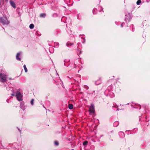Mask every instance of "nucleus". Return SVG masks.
Wrapping results in <instances>:
<instances>
[{
  "instance_id": "1",
  "label": "nucleus",
  "mask_w": 150,
  "mask_h": 150,
  "mask_svg": "<svg viewBox=\"0 0 150 150\" xmlns=\"http://www.w3.org/2000/svg\"><path fill=\"white\" fill-rule=\"evenodd\" d=\"M0 21L3 25H7L9 22L6 18L5 17H1L0 18Z\"/></svg>"
},
{
  "instance_id": "2",
  "label": "nucleus",
  "mask_w": 150,
  "mask_h": 150,
  "mask_svg": "<svg viewBox=\"0 0 150 150\" xmlns=\"http://www.w3.org/2000/svg\"><path fill=\"white\" fill-rule=\"evenodd\" d=\"M6 75L4 74H0V81L4 82L6 81Z\"/></svg>"
},
{
  "instance_id": "3",
  "label": "nucleus",
  "mask_w": 150,
  "mask_h": 150,
  "mask_svg": "<svg viewBox=\"0 0 150 150\" xmlns=\"http://www.w3.org/2000/svg\"><path fill=\"white\" fill-rule=\"evenodd\" d=\"M89 111L90 112V114H92L94 113V106L93 104H92L91 106L90 107Z\"/></svg>"
},
{
  "instance_id": "4",
  "label": "nucleus",
  "mask_w": 150,
  "mask_h": 150,
  "mask_svg": "<svg viewBox=\"0 0 150 150\" xmlns=\"http://www.w3.org/2000/svg\"><path fill=\"white\" fill-rule=\"evenodd\" d=\"M16 96L17 97L18 100L20 101L22 100V96L20 92L19 91H17L16 93Z\"/></svg>"
},
{
  "instance_id": "5",
  "label": "nucleus",
  "mask_w": 150,
  "mask_h": 150,
  "mask_svg": "<svg viewBox=\"0 0 150 150\" xmlns=\"http://www.w3.org/2000/svg\"><path fill=\"white\" fill-rule=\"evenodd\" d=\"M10 3L11 5L14 8L16 7V5L14 2L10 0Z\"/></svg>"
},
{
  "instance_id": "6",
  "label": "nucleus",
  "mask_w": 150,
  "mask_h": 150,
  "mask_svg": "<svg viewBox=\"0 0 150 150\" xmlns=\"http://www.w3.org/2000/svg\"><path fill=\"white\" fill-rule=\"evenodd\" d=\"M20 108L23 109V110H24L25 109V106H24L23 103H21L20 104Z\"/></svg>"
},
{
  "instance_id": "7",
  "label": "nucleus",
  "mask_w": 150,
  "mask_h": 150,
  "mask_svg": "<svg viewBox=\"0 0 150 150\" xmlns=\"http://www.w3.org/2000/svg\"><path fill=\"white\" fill-rule=\"evenodd\" d=\"M20 56V53H18L16 55V59L17 60L19 61H21V59L19 57V56Z\"/></svg>"
},
{
  "instance_id": "8",
  "label": "nucleus",
  "mask_w": 150,
  "mask_h": 150,
  "mask_svg": "<svg viewBox=\"0 0 150 150\" xmlns=\"http://www.w3.org/2000/svg\"><path fill=\"white\" fill-rule=\"evenodd\" d=\"M69 108L70 109H72L73 108V105L71 104H70L68 105Z\"/></svg>"
},
{
  "instance_id": "9",
  "label": "nucleus",
  "mask_w": 150,
  "mask_h": 150,
  "mask_svg": "<svg viewBox=\"0 0 150 150\" xmlns=\"http://www.w3.org/2000/svg\"><path fill=\"white\" fill-rule=\"evenodd\" d=\"M34 25L33 24H31L30 25L29 27L30 29H32L34 28Z\"/></svg>"
},
{
  "instance_id": "10",
  "label": "nucleus",
  "mask_w": 150,
  "mask_h": 150,
  "mask_svg": "<svg viewBox=\"0 0 150 150\" xmlns=\"http://www.w3.org/2000/svg\"><path fill=\"white\" fill-rule=\"evenodd\" d=\"M88 143V142L87 141H85L83 143V144L84 146H86Z\"/></svg>"
},
{
  "instance_id": "11",
  "label": "nucleus",
  "mask_w": 150,
  "mask_h": 150,
  "mask_svg": "<svg viewBox=\"0 0 150 150\" xmlns=\"http://www.w3.org/2000/svg\"><path fill=\"white\" fill-rule=\"evenodd\" d=\"M23 67L24 68V69L25 70V72H27L28 71L26 67V65L25 64H24L23 66Z\"/></svg>"
},
{
  "instance_id": "12",
  "label": "nucleus",
  "mask_w": 150,
  "mask_h": 150,
  "mask_svg": "<svg viewBox=\"0 0 150 150\" xmlns=\"http://www.w3.org/2000/svg\"><path fill=\"white\" fill-rule=\"evenodd\" d=\"M46 16V14L45 13H41L40 15V16L42 17H45Z\"/></svg>"
},
{
  "instance_id": "13",
  "label": "nucleus",
  "mask_w": 150,
  "mask_h": 150,
  "mask_svg": "<svg viewBox=\"0 0 150 150\" xmlns=\"http://www.w3.org/2000/svg\"><path fill=\"white\" fill-rule=\"evenodd\" d=\"M131 19V16L129 15H128L127 16V21L128 22Z\"/></svg>"
},
{
  "instance_id": "14",
  "label": "nucleus",
  "mask_w": 150,
  "mask_h": 150,
  "mask_svg": "<svg viewBox=\"0 0 150 150\" xmlns=\"http://www.w3.org/2000/svg\"><path fill=\"white\" fill-rule=\"evenodd\" d=\"M141 2V0H138L137 2V5H139Z\"/></svg>"
},
{
  "instance_id": "15",
  "label": "nucleus",
  "mask_w": 150,
  "mask_h": 150,
  "mask_svg": "<svg viewBox=\"0 0 150 150\" xmlns=\"http://www.w3.org/2000/svg\"><path fill=\"white\" fill-rule=\"evenodd\" d=\"M54 144L56 145L57 146L59 145V143L58 141H55L54 142Z\"/></svg>"
},
{
  "instance_id": "16",
  "label": "nucleus",
  "mask_w": 150,
  "mask_h": 150,
  "mask_svg": "<svg viewBox=\"0 0 150 150\" xmlns=\"http://www.w3.org/2000/svg\"><path fill=\"white\" fill-rule=\"evenodd\" d=\"M33 102H34V99H32L31 100V102H30L31 104L32 105H33Z\"/></svg>"
},
{
  "instance_id": "17",
  "label": "nucleus",
  "mask_w": 150,
  "mask_h": 150,
  "mask_svg": "<svg viewBox=\"0 0 150 150\" xmlns=\"http://www.w3.org/2000/svg\"><path fill=\"white\" fill-rule=\"evenodd\" d=\"M69 45H71V44H69V43H67V46H69Z\"/></svg>"
},
{
  "instance_id": "18",
  "label": "nucleus",
  "mask_w": 150,
  "mask_h": 150,
  "mask_svg": "<svg viewBox=\"0 0 150 150\" xmlns=\"http://www.w3.org/2000/svg\"><path fill=\"white\" fill-rule=\"evenodd\" d=\"M11 95H12V96H14L15 94L14 93H12L11 94Z\"/></svg>"
},
{
  "instance_id": "19",
  "label": "nucleus",
  "mask_w": 150,
  "mask_h": 150,
  "mask_svg": "<svg viewBox=\"0 0 150 150\" xmlns=\"http://www.w3.org/2000/svg\"><path fill=\"white\" fill-rule=\"evenodd\" d=\"M99 80H101V78L100 77H99Z\"/></svg>"
}]
</instances>
